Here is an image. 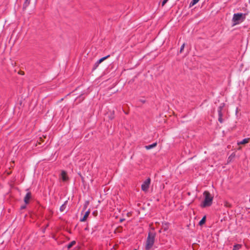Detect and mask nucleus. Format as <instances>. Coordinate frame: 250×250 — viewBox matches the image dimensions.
Segmentation results:
<instances>
[{
	"instance_id": "nucleus-1",
	"label": "nucleus",
	"mask_w": 250,
	"mask_h": 250,
	"mask_svg": "<svg viewBox=\"0 0 250 250\" xmlns=\"http://www.w3.org/2000/svg\"><path fill=\"white\" fill-rule=\"evenodd\" d=\"M156 237V233L153 231H149L148 233V236L146 239L145 250H150L152 248Z\"/></svg>"
},
{
	"instance_id": "nucleus-2",
	"label": "nucleus",
	"mask_w": 250,
	"mask_h": 250,
	"mask_svg": "<svg viewBox=\"0 0 250 250\" xmlns=\"http://www.w3.org/2000/svg\"><path fill=\"white\" fill-rule=\"evenodd\" d=\"M205 196V199L203 202L201 204L202 208H206L210 207L212 204L213 197L208 191H205L203 193Z\"/></svg>"
},
{
	"instance_id": "nucleus-3",
	"label": "nucleus",
	"mask_w": 250,
	"mask_h": 250,
	"mask_svg": "<svg viewBox=\"0 0 250 250\" xmlns=\"http://www.w3.org/2000/svg\"><path fill=\"white\" fill-rule=\"evenodd\" d=\"M245 19L246 14L237 13L233 14L232 21L234 22V25H236L244 21Z\"/></svg>"
},
{
	"instance_id": "nucleus-4",
	"label": "nucleus",
	"mask_w": 250,
	"mask_h": 250,
	"mask_svg": "<svg viewBox=\"0 0 250 250\" xmlns=\"http://www.w3.org/2000/svg\"><path fill=\"white\" fill-rule=\"evenodd\" d=\"M225 106L224 103H222L220 104L218 108V121L220 123H223V113L222 110Z\"/></svg>"
},
{
	"instance_id": "nucleus-5",
	"label": "nucleus",
	"mask_w": 250,
	"mask_h": 250,
	"mask_svg": "<svg viewBox=\"0 0 250 250\" xmlns=\"http://www.w3.org/2000/svg\"><path fill=\"white\" fill-rule=\"evenodd\" d=\"M150 184V179L148 178L146 180L141 186L142 190L146 191L148 190Z\"/></svg>"
},
{
	"instance_id": "nucleus-6",
	"label": "nucleus",
	"mask_w": 250,
	"mask_h": 250,
	"mask_svg": "<svg viewBox=\"0 0 250 250\" xmlns=\"http://www.w3.org/2000/svg\"><path fill=\"white\" fill-rule=\"evenodd\" d=\"M31 198V193L28 191L26 193L24 198V202L25 204H28L29 203V200Z\"/></svg>"
},
{
	"instance_id": "nucleus-7",
	"label": "nucleus",
	"mask_w": 250,
	"mask_h": 250,
	"mask_svg": "<svg viewBox=\"0 0 250 250\" xmlns=\"http://www.w3.org/2000/svg\"><path fill=\"white\" fill-rule=\"evenodd\" d=\"M89 213H90V210L89 209L85 212V214H84V216H83V217L81 218L80 221L81 222H84L86 220V218H87Z\"/></svg>"
},
{
	"instance_id": "nucleus-8",
	"label": "nucleus",
	"mask_w": 250,
	"mask_h": 250,
	"mask_svg": "<svg viewBox=\"0 0 250 250\" xmlns=\"http://www.w3.org/2000/svg\"><path fill=\"white\" fill-rule=\"evenodd\" d=\"M67 203H68V201H65L64 202V203L60 207V211L61 212H63L65 211Z\"/></svg>"
},
{
	"instance_id": "nucleus-9",
	"label": "nucleus",
	"mask_w": 250,
	"mask_h": 250,
	"mask_svg": "<svg viewBox=\"0 0 250 250\" xmlns=\"http://www.w3.org/2000/svg\"><path fill=\"white\" fill-rule=\"evenodd\" d=\"M250 141V138H245L243 140L237 142L238 145H243L248 143Z\"/></svg>"
},
{
	"instance_id": "nucleus-10",
	"label": "nucleus",
	"mask_w": 250,
	"mask_h": 250,
	"mask_svg": "<svg viewBox=\"0 0 250 250\" xmlns=\"http://www.w3.org/2000/svg\"><path fill=\"white\" fill-rule=\"evenodd\" d=\"M157 143L156 142H155L151 145L145 146V148L147 150L150 149L151 148L155 147L157 146Z\"/></svg>"
},
{
	"instance_id": "nucleus-11",
	"label": "nucleus",
	"mask_w": 250,
	"mask_h": 250,
	"mask_svg": "<svg viewBox=\"0 0 250 250\" xmlns=\"http://www.w3.org/2000/svg\"><path fill=\"white\" fill-rule=\"evenodd\" d=\"M30 3V0H25L23 4V9L25 10L27 7L29 6Z\"/></svg>"
},
{
	"instance_id": "nucleus-12",
	"label": "nucleus",
	"mask_w": 250,
	"mask_h": 250,
	"mask_svg": "<svg viewBox=\"0 0 250 250\" xmlns=\"http://www.w3.org/2000/svg\"><path fill=\"white\" fill-rule=\"evenodd\" d=\"M62 179L63 181H66L68 179L66 173L64 171L62 172Z\"/></svg>"
},
{
	"instance_id": "nucleus-13",
	"label": "nucleus",
	"mask_w": 250,
	"mask_h": 250,
	"mask_svg": "<svg viewBox=\"0 0 250 250\" xmlns=\"http://www.w3.org/2000/svg\"><path fill=\"white\" fill-rule=\"evenodd\" d=\"M200 0H192L189 3V7H191L196 4Z\"/></svg>"
},
{
	"instance_id": "nucleus-14",
	"label": "nucleus",
	"mask_w": 250,
	"mask_h": 250,
	"mask_svg": "<svg viewBox=\"0 0 250 250\" xmlns=\"http://www.w3.org/2000/svg\"><path fill=\"white\" fill-rule=\"evenodd\" d=\"M242 247L241 244H235L233 246L232 250H239Z\"/></svg>"
},
{
	"instance_id": "nucleus-15",
	"label": "nucleus",
	"mask_w": 250,
	"mask_h": 250,
	"mask_svg": "<svg viewBox=\"0 0 250 250\" xmlns=\"http://www.w3.org/2000/svg\"><path fill=\"white\" fill-rule=\"evenodd\" d=\"M109 57V55H107V56H106L105 57H104L101 58L100 59H99V60L97 61L98 63H101L102 62H103L104 60H105V59L108 58Z\"/></svg>"
},
{
	"instance_id": "nucleus-16",
	"label": "nucleus",
	"mask_w": 250,
	"mask_h": 250,
	"mask_svg": "<svg viewBox=\"0 0 250 250\" xmlns=\"http://www.w3.org/2000/svg\"><path fill=\"white\" fill-rule=\"evenodd\" d=\"M76 244L75 241H71L69 244H68L67 246V248L69 249H70L73 246H74Z\"/></svg>"
},
{
	"instance_id": "nucleus-17",
	"label": "nucleus",
	"mask_w": 250,
	"mask_h": 250,
	"mask_svg": "<svg viewBox=\"0 0 250 250\" xmlns=\"http://www.w3.org/2000/svg\"><path fill=\"white\" fill-rule=\"evenodd\" d=\"M206 221V216H204L202 219L200 221L199 224L200 225H202L204 224H205Z\"/></svg>"
},
{
	"instance_id": "nucleus-18",
	"label": "nucleus",
	"mask_w": 250,
	"mask_h": 250,
	"mask_svg": "<svg viewBox=\"0 0 250 250\" xmlns=\"http://www.w3.org/2000/svg\"><path fill=\"white\" fill-rule=\"evenodd\" d=\"M109 118L110 120H112L114 118V111H112L111 112V114H110V116H109Z\"/></svg>"
},
{
	"instance_id": "nucleus-19",
	"label": "nucleus",
	"mask_w": 250,
	"mask_h": 250,
	"mask_svg": "<svg viewBox=\"0 0 250 250\" xmlns=\"http://www.w3.org/2000/svg\"><path fill=\"white\" fill-rule=\"evenodd\" d=\"M99 64H100V63H98V62L97 61V62L95 63V64H94V66H93V70L96 69L97 68V67L98 66V65H99Z\"/></svg>"
},
{
	"instance_id": "nucleus-20",
	"label": "nucleus",
	"mask_w": 250,
	"mask_h": 250,
	"mask_svg": "<svg viewBox=\"0 0 250 250\" xmlns=\"http://www.w3.org/2000/svg\"><path fill=\"white\" fill-rule=\"evenodd\" d=\"M185 43H183V44L181 45V47H180V53H181V52L183 51V50H184V47H185Z\"/></svg>"
},
{
	"instance_id": "nucleus-21",
	"label": "nucleus",
	"mask_w": 250,
	"mask_h": 250,
	"mask_svg": "<svg viewBox=\"0 0 250 250\" xmlns=\"http://www.w3.org/2000/svg\"><path fill=\"white\" fill-rule=\"evenodd\" d=\"M225 206H226V207L230 208L231 207V205L229 202H225Z\"/></svg>"
},
{
	"instance_id": "nucleus-22",
	"label": "nucleus",
	"mask_w": 250,
	"mask_h": 250,
	"mask_svg": "<svg viewBox=\"0 0 250 250\" xmlns=\"http://www.w3.org/2000/svg\"><path fill=\"white\" fill-rule=\"evenodd\" d=\"M167 0H163L162 3V6H164L167 2Z\"/></svg>"
},
{
	"instance_id": "nucleus-23",
	"label": "nucleus",
	"mask_w": 250,
	"mask_h": 250,
	"mask_svg": "<svg viewBox=\"0 0 250 250\" xmlns=\"http://www.w3.org/2000/svg\"><path fill=\"white\" fill-rule=\"evenodd\" d=\"M26 204L21 207V209H23L26 208Z\"/></svg>"
},
{
	"instance_id": "nucleus-24",
	"label": "nucleus",
	"mask_w": 250,
	"mask_h": 250,
	"mask_svg": "<svg viewBox=\"0 0 250 250\" xmlns=\"http://www.w3.org/2000/svg\"><path fill=\"white\" fill-rule=\"evenodd\" d=\"M140 101L143 103H145V101L144 100H140Z\"/></svg>"
},
{
	"instance_id": "nucleus-25",
	"label": "nucleus",
	"mask_w": 250,
	"mask_h": 250,
	"mask_svg": "<svg viewBox=\"0 0 250 250\" xmlns=\"http://www.w3.org/2000/svg\"><path fill=\"white\" fill-rule=\"evenodd\" d=\"M124 220H125V219H120V222H123Z\"/></svg>"
},
{
	"instance_id": "nucleus-26",
	"label": "nucleus",
	"mask_w": 250,
	"mask_h": 250,
	"mask_svg": "<svg viewBox=\"0 0 250 250\" xmlns=\"http://www.w3.org/2000/svg\"><path fill=\"white\" fill-rule=\"evenodd\" d=\"M249 3H250V0H249Z\"/></svg>"
}]
</instances>
